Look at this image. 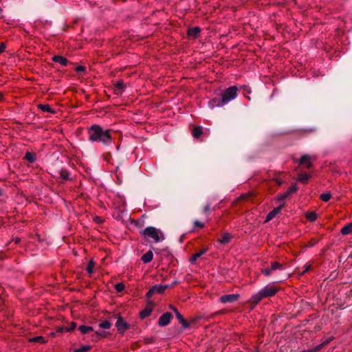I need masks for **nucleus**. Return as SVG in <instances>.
I'll list each match as a JSON object with an SVG mask.
<instances>
[{"instance_id": "nucleus-20", "label": "nucleus", "mask_w": 352, "mask_h": 352, "mask_svg": "<svg viewBox=\"0 0 352 352\" xmlns=\"http://www.w3.org/2000/svg\"><path fill=\"white\" fill-rule=\"evenodd\" d=\"M37 108L43 112H48L51 114L56 113V111L49 104H38Z\"/></svg>"}, {"instance_id": "nucleus-52", "label": "nucleus", "mask_w": 352, "mask_h": 352, "mask_svg": "<svg viewBox=\"0 0 352 352\" xmlns=\"http://www.w3.org/2000/svg\"><path fill=\"white\" fill-rule=\"evenodd\" d=\"M311 265L310 264H309V265H305L304 266L305 270H303V272L301 273V274H305V273L308 272H309V269L311 268Z\"/></svg>"}, {"instance_id": "nucleus-6", "label": "nucleus", "mask_w": 352, "mask_h": 352, "mask_svg": "<svg viewBox=\"0 0 352 352\" xmlns=\"http://www.w3.org/2000/svg\"><path fill=\"white\" fill-rule=\"evenodd\" d=\"M154 307V302L151 300H147L145 308L143 310H142L139 314L140 318L143 320L150 316L153 311Z\"/></svg>"}, {"instance_id": "nucleus-48", "label": "nucleus", "mask_w": 352, "mask_h": 352, "mask_svg": "<svg viewBox=\"0 0 352 352\" xmlns=\"http://www.w3.org/2000/svg\"><path fill=\"white\" fill-rule=\"evenodd\" d=\"M66 329H67L66 327H63V326L57 327H56V332H58V333L67 332L66 331Z\"/></svg>"}, {"instance_id": "nucleus-36", "label": "nucleus", "mask_w": 352, "mask_h": 352, "mask_svg": "<svg viewBox=\"0 0 352 352\" xmlns=\"http://www.w3.org/2000/svg\"><path fill=\"white\" fill-rule=\"evenodd\" d=\"M91 349L90 345H82L80 348L74 350V352H88Z\"/></svg>"}, {"instance_id": "nucleus-45", "label": "nucleus", "mask_w": 352, "mask_h": 352, "mask_svg": "<svg viewBox=\"0 0 352 352\" xmlns=\"http://www.w3.org/2000/svg\"><path fill=\"white\" fill-rule=\"evenodd\" d=\"M318 242V240L315 239V238H312L311 239L309 242H308V244H307V246L308 247H313L315 245L317 244V243Z\"/></svg>"}, {"instance_id": "nucleus-28", "label": "nucleus", "mask_w": 352, "mask_h": 352, "mask_svg": "<svg viewBox=\"0 0 352 352\" xmlns=\"http://www.w3.org/2000/svg\"><path fill=\"white\" fill-rule=\"evenodd\" d=\"M24 160H28L30 163H33L36 160V155L35 153L33 152H26L24 156Z\"/></svg>"}, {"instance_id": "nucleus-44", "label": "nucleus", "mask_w": 352, "mask_h": 352, "mask_svg": "<svg viewBox=\"0 0 352 352\" xmlns=\"http://www.w3.org/2000/svg\"><path fill=\"white\" fill-rule=\"evenodd\" d=\"M221 101V99H219V98H214L213 99H212V100L210 101V103L214 106H217V107H221V106H223V104H219Z\"/></svg>"}, {"instance_id": "nucleus-10", "label": "nucleus", "mask_w": 352, "mask_h": 352, "mask_svg": "<svg viewBox=\"0 0 352 352\" xmlns=\"http://www.w3.org/2000/svg\"><path fill=\"white\" fill-rule=\"evenodd\" d=\"M240 298V295L239 294H226L222 295L219 298V301L221 303H227V302H234L237 301Z\"/></svg>"}, {"instance_id": "nucleus-46", "label": "nucleus", "mask_w": 352, "mask_h": 352, "mask_svg": "<svg viewBox=\"0 0 352 352\" xmlns=\"http://www.w3.org/2000/svg\"><path fill=\"white\" fill-rule=\"evenodd\" d=\"M95 334H96V335H97V336H98V338H105V337H107L108 335H109V334H110V333H109V332H107V331H103V332H102V333H100V332H98V331H96V332H95Z\"/></svg>"}, {"instance_id": "nucleus-56", "label": "nucleus", "mask_w": 352, "mask_h": 352, "mask_svg": "<svg viewBox=\"0 0 352 352\" xmlns=\"http://www.w3.org/2000/svg\"><path fill=\"white\" fill-rule=\"evenodd\" d=\"M14 243L18 244V243H20V241H21V239H20V238H19V237H16V238H15V239H14Z\"/></svg>"}, {"instance_id": "nucleus-24", "label": "nucleus", "mask_w": 352, "mask_h": 352, "mask_svg": "<svg viewBox=\"0 0 352 352\" xmlns=\"http://www.w3.org/2000/svg\"><path fill=\"white\" fill-rule=\"evenodd\" d=\"M305 216L309 222H314L318 219V214L316 211H308Z\"/></svg>"}, {"instance_id": "nucleus-5", "label": "nucleus", "mask_w": 352, "mask_h": 352, "mask_svg": "<svg viewBox=\"0 0 352 352\" xmlns=\"http://www.w3.org/2000/svg\"><path fill=\"white\" fill-rule=\"evenodd\" d=\"M280 287L274 285H267L261 290L264 298H268L275 296L279 291Z\"/></svg>"}, {"instance_id": "nucleus-61", "label": "nucleus", "mask_w": 352, "mask_h": 352, "mask_svg": "<svg viewBox=\"0 0 352 352\" xmlns=\"http://www.w3.org/2000/svg\"><path fill=\"white\" fill-rule=\"evenodd\" d=\"M2 12H3V10H2V8L0 7V14H1V13H2Z\"/></svg>"}, {"instance_id": "nucleus-29", "label": "nucleus", "mask_w": 352, "mask_h": 352, "mask_svg": "<svg viewBox=\"0 0 352 352\" xmlns=\"http://www.w3.org/2000/svg\"><path fill=\"white\" fill-rule=\"evenodd\" d=\"M78 330L80 331L81 333L86 334L90 331H93L94 328L91 326L80 325L78 328Z\"/></svg>"}, {"instance_id": "nucleus-30", "label": "nucleus", "mask_w": 352, "mask_h": 352, "mask_svg": "<svg viewBox=\"0 0 352 352\" xmlns=\"http://www.w3.org/2000/svg\"><path fill=\"white\" fill-rule=\"evenodd\" d=\"M96 263L94 261L93 259H91L88 265L87 266L86 270L87 272L91 276L94 273V268L95 267Z\"/></svg>"}, {"instance_id": "nucleus-43", "label": "nucleus", "mask_w": 352, "mask_h": 352, "mask_svg": "<svg viewBox=\"0 0 352 352\" xmlns=\"http://www.w3.org/2000/svg\"><path fill=\"white\" fill-rule=\"evenodd\" d=\"M67 329L66 331L67 332H71L74 331L76 327V323L74 321L71 322L69 327H66Z\"/></svg>"}, {"instance_id": "nucleus-8", "label": "nucleus", "mask_w": 352, "mask_h": 352, "mask_svg": "<svg viewBox=\"0 0 352 352\" xmlns=\"http://www.w3.org/2000/svg\"><path fill=\"white\" fill-rule=\"evenodd\" d=\"M294 162L298 163V166H304L308 169L313 167L311 156L307 154L302 155L300 159L296 160Z\"/></svg>"}, {"instance_id": "nucleus-49", "label": "nucleus", "mask_w": 352, "mask_h": 352, "mask_svg": "<svg viewBox=\"0 0 352 352\" xmlns=\"http://www.w3.org/2000/svg\"><path fill=\"white\" fill-rule=\"evenodd\" d=\"M204 212L206 214H208L210 213V206L209 204L206 205L204 206V210H203Z\"/></svg>"}, {"instance_id": "nucleus-11", "label": "nucleus", "mask_w": 352, "mask_h": 352, "mask_svg": "<svg viewBox=\"0 0 352 352\" xmlns=\"http://www.w3.org/2000/svg\"><path fill=\"white\" fill-rule=\"evenodd\" d=\"M175 316L179 322L182 324L184 329L189 328L191 324L195 323L197 320V318H192L190 321H187L180 314V312H177V314H175Z\"/></svg>"}, {"instance_id": "nucleus-12", "label": "nucleus", "mask_w": 352, "mask_h": 352, "mask_svg": "<svg viewBox=\"0 0 352 352\" xmlns=\"http://www.w3.org/2000/svg\"><path fill=\"white\" fill-rule=\"evenodd\" d=\"M208 250H209V248L208 246H206V245L202 246V248L199 252L195 253L190 257V258H189L190 263L191 264H195L197 259L198 258L201 257L204 254H206L208 251Z\"/></svg>"}, {"instance_id": "nucleus-17", "label": "nucleus", "mask_w": 352, "mask_h": 352, "mask_svg": "<svg viewBox=\"0 0 352 352\" xmlns=\"http://www.w3.org/2000/svg\"><path fill=\"white\" fill-rule=\"evenodd\" d=\"M52 60L54 63H59L63 66H67L69 63L68 59L60 55H55L52 56Z\"/></svg>"}, {"instance_id": "nucleus-38", "label": "nucleus", "mask_w": 352, "mask_h": 352, "mask_svg": "<svg viewBox=\"0 0 352 352\" xmlns=\"http://www.w3.org/2000/svg\"><path fill=\"white\" fill-rule=\"evenodd\" d=\"M232 311L230 310V309H220L216 312H214L213 314H212V316H219V315H225V314H230L231 313Z\"/></svg>"}, {"instance_id": "nucleus-26", "label": "nucleus", "mask_w": 352, "mask_h": 352, "mask_svg": "<svg viewBox=\"0 0 352 352\" xmlns=\"http://www.w3.org/2000/svg\"><path fill=\"white\" fill-rule=\"evenodd\" d=\"M281 173H274V177L270 180L271 182H276L278 186H280L285 183V180L283 179L280 176Z\"/></svg>"}, {"instance_id": "nucleus-62", "label": "nucleus", "mask_w": 352, "mask_h": 352, "mask_svg": "<svg viewBox=\"0 0 352 352\" xmlns=\"http://www.w3.org/2000/svg\"><path fill=\"white\" fill-rule=\"evenodd\" d=\"M246 98H247L249 100H250V97H249V96H246Z\"/></svg>"}, {"instance_id": "nucleus-53", "label": "nucleus", "mask_w": 352, "mask_h": 352, "mask_svg": "<svg viewBox=\"0 0 352 352\" xmlns=\"http://www.w3.org/2000/svg\"><path fill=\"white\" fill-rule=\"evenodd\" d=\"M94 221L97 223H100L102 222V218L99 216H96L94 219Z\"/></svg>"}, {"instance_id": "nucleus-40", "label": "nucleus", "mask_w": 352, "mask_h": 352, "mask_svg": "<svg viewBox=\"0 0 352 352\" xmlns=\"http://www.w3.org/2000/svg\"><path fill=\"white\" fill-rule=\"evenodd\" d=\"M98 326L102 329H109L111 327V323L109 320H104L100 322Z\"/></svg>"}, {"instance_id": "nucleus-54", "label": "nucleus", "mask_w": 352, "mask_h": 352, "mask_svg": "<svg viewBox=\"0 0 352 352\" xmlns=\"http://www.w3.org/2000/svg\"><path fill=\"white\" fill-rule=\"evenodd\" d=\"M169 308L173 310L175 314H177V312H179L178 309L173 305H169Z\"/></svg>"}, {"instance_id": "nucleus-57", "label": "nucleus", "mask_w": 352, "mask_h": 352, "mask_svg": "<svg viewBox=\"0 0 352 352\" xmlns=\"http://www.w3.org/2000/svg\"><path fill=\"white\" fill-rule=\"evenodd\" d=\"M71 27V25H66L63 28V31L66 32Z\"/></svg>"}, {"instance_id": "nucleus-3", "label": "nucleus", "mask_w": 352, "mask_h": 352, "mask_svg": "<svg viewBox=\"0 0 352 352\" xmlns=\"http://www.w3.org/2000/svg\"><path fill=\"white\" fill-rule=\"evenodd\" d=\"M237 91L238 88L236 86H232L225 89L219 104H225L228 101L234 99L237 95Z\"/></svg>"}, {"instance_id": "nucleus-18", "label": "nucleus", "mask_w": 352, "mask_h": 352, "mask_svg": "<svg viewBox=\"0 0 352 352\" xmlns=\"http://www.w3.org/2000/svg\"><path fill=\"white\" fill-rule=\"evenodd\" d=\"M201 32V28L199 27H193L188 28L187 31V35L189 37L197 38L199 37V34Z\"/></svg>"}, {"instance_id": "nucleus-21", "label": "nucleus", "mask_w": 352, "mask_h": 352, "mask_svg": "<svg viewBox=\"0 0 352 352\" xmlns=\"http://www.w3.org/2000/svg\"><path fill=\"white\" fill-rule=\"evenodd\" d=\"M60 177L64 181H72V177H70V173L66 168H61L60 170Z\"/></svg>"}, {"instance_id": "nucleus-37", "label": "nucleus", "mask_w": 352, "mask_h": 352, "mask_svg": "<svg viewBox=\"0 0 352 352\" xmlns=\"http://www.w3.org/2000/svg\"><path fill=\"white\" fill-rule=\"evenodd\" d=\"M331 197H332V195L331 194V192L322 193L320 195V199H321L322 201H323L324 202H327L328 201L330 200Z\"/></svg>"}, {"instance_id": "nucleus-23", "label": "nucleus", "mask_w": 352, "mask_h": 352, "mask_svg": "<svg viewBox=\"0 0 352 352\" xmlns=\"http://www.w3.org/2000/svg\"><path fill=\"white\" fill-rule=\"evenodd\" d=\"M153 258V253L151 250H148L145 254H144L142 257L141 260L144 263H150Z\"/></svg>"}, {"instance_id": "nucleus-27", "label": "nucleus", "mask_w": 352, "mask_h": 352, "mask_svg": "<svg viewBox=\"0 0 352 352\" xmlns=\"http://www.w3.org/2000/svg\"><path fill=\"white\" fill-rule=\"evenodd\" d=\"M203 134L202 128L199 126H195L192 130V136L197 139Z\"/></svg>"}, {"instance_id": "nucleus-50", "label": "nucleus", "mask_w": 352, "mask_h": 352, "mask_svg": "<svg viewBox=\"0 0 352 352\" xmlns=\"http://www.w3.org/2000/svg\"><path fill=\"white\" fill-rule=\"evenodd\" d=\"M6 45L3 42L1 43H0V54H1L6 50Z\"/></svg>"}, {"instance_id": "nucleus-9", "label": "nucleus", "mask_w": 352, "mask_h": 352, "mask_svg": "<svg viewBox=\"0 0 352 352\" xmlns=\"http://www.w3.org/2000/svg\"><path fill=\"white\" fill-rule=\"evenodd\" d=\"M173 318V315L170 312L164 313L159 318L157 324L160 327L167 326Z\"/></svg>"}, {"instance_id": "nucleus-41", "label": "nucleus", "mask_w": 352, "mask_h": 352, "mask_svg": "<svg viewBox=\"0 0 352 352\" xmlns=\"http://www.w3.org/2000/svg\"><path fill=\"white\" fill-rule=\"evenodd\" d=\"M114 288L118 292H122L124 291L125 285L123 283H118L115 285Z\"/></svg>"}, {"instance_id": "nucleus-4", "label": "nucleus", "mask_w": 352, "mask_h": 352, "mask_svg": "<svg viewBox=\"0 0 352 352\" xmlns=\"http://www.w3.org/2000/svg\"><path fill=\"white\" fill-rule=\"evenodd\" d=\"M114 317L117 319L116 327L118 333L123 336L131 328V325L123 318L120 314H115Z\"/></svg>"}, {"instance_id": "nucleus-60", "label": "nucleus", "mask_w": 352, "mask_h": 352, "mask_svg": "<svg viewBox=\"0 0 352 352\" xmlns=\"http://www.w3.org/2000/svg\"><path fill=\"white\" fill-rule=\"evenodd\" d=\"M2 194H3V193H2V190H1V189L0 188V197L2 195Z\"/></svg>"}, {"instance_id": "nucleus-59", "label": "nucleus", "mask_w": 352, "mask_h": 352, "mask_svg": "<svg viewBox=\"0 0 352 352\" xmlns=\"http://www.w3.org/2000/svg\"><path fill=\"white\" fill-rule=\"evenodd\" d=\"M177 283V281H175L174 283H173V284L171 285V287H173L174 285H176Z\"/></svg>"}, {"instance_id": "nucleus-25", "label": "nucleus", "mask_w": 352, "mask_h": 352, "mask_svg": "<svg viewBox=\"0 0 352 352\" xmlns=\"http://www.w3.org/2000/svg\"><path fill=\"white\" fill-rule=\"evenodd\" d=\"M340 233L342 235H348L352 234V222L344 226L340 230Z\"/></svg>"}, {"instance_id": "nucleus-32", "label": "nucleus", "mask_w": 352, "mask_h": 352, "mask_svg": "<svg viewBox=\"0 0 352 352\" xmlns=\"http://www.w3.org/2000/svg\"><path fill=\"white\" fill-rule=\"evenodd\" d=\"M334 338H335L334 336H331L328 339L323 341L320 344L317 345L318 350L319 351L321 350L323 347H324L325 346L329 344L331 341H333L334 340Z\"/></svg>"}, {"instance_id": "nucleus-33", "label": "nucleus", "mask_w": 352, "mask_h": 352, "mask_svg": "<svg viewBox=\"0 0 352 352\" xmlns=\"http://www.w3.org/2000/svg\"><path fill=\"white\" fill-rule=\"evenodd\" d=\"M153 287H157L156 293H158V294H163L166 289L170 287V286L168 285H155Z\"/></svg>"}, {"instance_id": "nucleus-39", "label": "nucleus", "mask_w": 352, "mask_h": 352, "mask_svg": "<svg viewBox=\"0 0 352 352\" xmlns=\"http://www.w3.org/2000/svg\"><path fill=\"white\" fill-rule=\"evenodd\" d=\"M156 289H157L156 287L152 286L148 289V291L146 294V297L147 300H150V298L153 296V295L156 293Z\"/></svg>"}, {"instance_id": "nucleus-15", "label": "nucleus", "mask_w": 352, "mask_h": 352, "mask_svg": "<svg viewBox=\"0 0 352 352\" xmlns=\"http://www.w3.org/2000/svg\"><path fill=\"white\" fill-rule=\"evenodd\" d=\"M263 298H265L263 296L261 291L258 293L253 295L248 301V302L252 305V309L254 308Z\"/></svg>"}, {"instance_id": "nucleus-42", "label": "nucleus", "mask_w": 352, "mask_h": 352, "mask_svg": "<svg viewBox=\"0 0 352 352\" xmlns=\"http://www.w3.org/2000/svg\"><path fill=\"white\" fill-rule=\"evenodd\" d=\"M261 272V274L266 276H270L272 274V270H270V267L262 269Z\"/></svg>"}, {"instance_id": "nucleus-1", "label": "nucleus", "mask_w": 352, "mask_h": 352, "mask_svg": "<svg viewBox=\"0 0 352 352\" xmlns=\"http://www.w3.org/2000/svg\"><path fill=\"white\" fill-rule=\"evenodd\" d=\"M112 131V129H104L99 124H92L87 128L88 140L93 143H100L104 146H108L113 141Z\"/></svg>"}, {"instance_id": "nucleus-51", "label": "nucleus", "mask_w": 352, "mask_h": 352, "mask_svg": "<svg viewBox=\"0 0 352 352\" xmlns=\"http://www.w3.org/2000/svg\"><path fill=\"white\" fill-rule=\"evenodd\" d=\"M318 351H319V350H318L317 346H316L315 347H314L311 349L303 350V351H301L300 352H318Z\"/></svg>"}, {"instance_id": "nucleus-16", "label": "nucleus", "mask_w": 352, "mask_h": 352, "mask_svg": "<svg viewBox=\"0 0 352 352\" xmlns=\"http://www.w3.org/2000/svg\"><path fill=\"white\" fill-rule=\"evenodd\" d=\"M114 86H115L114 93L117 95L122 94L126 88V84L124 83V80L122 79L118 80L114 84Z\"/></svg>"}, {"instance_id": "nucleus-7", "label": "nucleus", "mask_w": 352, "mask_h": 352, "mask_svg": "<svg viewBox=\"0 0 352 352\" xmlns=\"http://www.w3.org/2000/svg\"><path fill=\"white\" fill-rule=\"evenodd\" d=\"M298 189V188L296 184L292 185L286 192L280 193L276 196V201L278 202L283 201L285 199L289 197L292 194L295 193Z\"/></svg>"}, {"instance_id": "nucleus-55", "label": "nucleus", "mask_w": 352, "mask_h": 352, "mask_svg": "<svg viewBox=\"0 0 352 352\" xmlns=\"http://www.w3.org/2000/svg\"><path fill=\"white\" fill-rule=\"evenodd\" d=\"M4 100V94L0 91V102H2Z\"/></svg>"}, {"instance_id": "nucleus-31", "label": "nucleus", "mask_w": 352, "mask_h": 352, "mask_svg": "<svg viewBox=\"0 0 352 352\" xmlns=\"http://www.w3.org/2000/svg\"><path fill=\"white\" fill-rule=\"evenodd\" d=\"M283 265L278 263V261H274L271 263L270 265V270L272 271L276 270H283Z\"/></svg>"}, {"instance_id": "nucleus-34", "label": "nucleus", "mask_w": 352, "mask_h": 352, "mask_svg": "<svg viewBox=\"0 0 352 352\" xmlns=\"http://www.w3.org/2000/svg\"><path fill=\"white\" fill-rule=\"evenodd\" d=\"M30 341L34 342H38L41 344H45L47 342V340L45 339V338L42 336H36L34 338H32V339H30Z\"/></svg>"}, {"instance_id": "nucleus-2", "label": "nucleus", "mask_w": 352, "mask_h": 352, "mask_svg": "<svg viewBox=\"0 0 352 352\" xmlns=\"http://www.w3.org/2000/svg\"><path fill=\"white\" fill-rule=\"evenodd\" d=\"M142 234L153 239L155 242H159L164 239L163 234L157 228L151 226L146 228L142 232Z\"/></svg>"}, {"instance_id": "nucleus-19", "label": "nucleus", "mask_w": 352, "mask_h": 352, "mask_svg": "<svg viewBox=\"0 0 352 352\" xmlns=\"http://www.w3.org/2000/svg\"><path fill=\"white\" fill-rule=\"evenodd\" d=\"M311 177V175L307 173H300L298 175L297 181L303 184H307Z\"/></svg>"}, {"instance_id": "nucleus-58", "label": "nucleus", "mask_w": 352, "mask_h": 352, "mask_svg": "<svg viewBox=\"0 0 352 352\" xmlns=\"http://www.w3.org/2000/svg\"><path fill=\"white\" fill-rule=\"evenodd\" d=\"M153 341V338H147V339H146V344L152 343Z\"/></svg>"}, {"instance_id": "nucleus-13", "label": "nucleus", "mask_w": 352, "mask_h": 352, "mask_svg": "<svg viewBox=\"0 0 352 352\" xmlns=\"http://www.w3.org/2000/svg\"><path fill=\"white\" fill-rule=\"evenodd\" d=\"M285 206V204H282L278 207L274 208L272 211H270L265 218V222H268L271 221L273 218H274L278 213L280 212L283 208Z\"/></svg>"}, {"instance_id": "nucleus-14", "label": "nucleus", "mask_w": 352, "mask_h": 352, "mask_svg": "<svg viewBox=\"0 0 352 352\" xmlns=\"http://www.w3.org/2000/svg\"><path fill=\"white\" fill-rule=\"evenodd\" d=\"M256 194L254 191H248L246 193L241 194L237 199L233 201V204H236L239 201H246L252 197H255Z\"/></svg>"}, {"instance_id": "nucleus-22", "label": "nucleus", "mask_w": 352, "mask_h": 352, "mask_svg": "<svg viewBox=\"0 0 352 352\" xmlns=\"http://www.w3.org/2000/svg\"><path fill=\"white\" fill-rule=\"evenodd\" d=\"M232 238V236L228 233V232H225L222 234L221 237L218 239V242L221 243V244H226V243H228L231 239Z\"/></svg>"}, {"instance_id": "nucleus-47", "label": "nucleus", "mask_w": 352, "mask_h": 352, "mask_svg": "<svg viewBox=\"0 0 352 352\" xmlns=\"http://www.w3.org/2000/svg\"><path fill=\"white\" fill-rule=\"evenodd\" d=\"M74 69L77 72H85L86 71V67L83 65H78Z\"/></svg>"}, {"instance_id": "nucleus-35", "label": "nucleus", "mask_w": 352, "mask_h": 352, "mask_svg": "<svg viewBox=\"0 0 352 352\" xmlns=\"http://www.w3.org/2000/svg\"><path fill=\"white\" fill-rule=\"evenodd\" d=\"M193 225H194V228L190 231V232H195L196 228L202 229V228H204L205 227V223H203L201 221H197V220L194 221Z\"/></svg>"}]
</instances>
